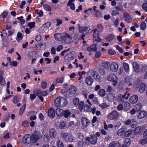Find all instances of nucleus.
I'll use <instances>...</instances> for the list:
<instances>
[{
	"label": "nucleus",
	"mask_w": 147,
	"mask_h": 147,
	"mask_svg": "<svg viewBox=\"0 0 147 147\" xmlns=\"http://www.w3.org/2000/svg\"><path fill=\"white\" fill-rule=\"evenodd\" d=\"M56 21L57 22V24L56 25V26H59L62 23V21L61 20L56 19Z\"/></svg>",
	"instance_id": "obj_60"
},
{
	"label": "nucleus",
	"mask_w": 147,
	"mask_h": 147,
	"mask_svg": "<svg viewBox=\"0 0 147 147\" xmlns=\"http://www.w3.org/2000/svg\"><path fill=\"white\" fill-rule=\"evenodd\" d=\"M41 91L39 89H36L33 90V92L34 93L36 96H40Z\"/></svg>",
	"instance_id": "obj_38"
},
{
	"label": "nucleus",
	"mask_w": 147,
	"mask_h": 147,
	"mask_svg": "<svg viewBox=\"0 0 147 147\" xmlns=\"http://www.w3.org/2000/svg\"><path fill=\"white\" fill-rule=\"evenodd\" d=\"M48 114L50 117H53L55 115V112L54 109L53 108H50L48 111Z\"/></svg>",
	"instance_id": "obj_19"
},
{
	"label": "nucleus",
	"mask_w": 147,
	"mask_h": 147,
	"mask_svg": "<svg viewBox=\"0 0 147 147\" xmlns=\"http://www.w3.org/2000/svg\"><path fill=\"white\" fill-rule=\"evenodd\" d=\"M34 25L35 22H32L28 23V26L29 27L30 29H31L32 28L34 27Z\"/></svg>",
	"instance_id": "obj_56"
},
{
	"label": "nucleus",
	"mask_w": 147,
	"mask_h": 147,
	"mask_svg": "<svg viewBox=\"0 0 147 147\" xmlns=\"http://www.w3.org/2000/svg\"><path fill=\"white\" fill-rule=\"evenodd\" d=\"M121 123L120 122L117 121L115 123L114 125V127L115 128H118L121 126Z\"/></svg>",
	"instance_id": "obj_61"
},
{
	"label": "nucleus",
	"mask_w": 147,
	"mask_h": 147,
	"mask_svg": "<svg viewBox=\"0 0 147 147\" xmlns=\"http://www.w3.org/2000/svg\"><path fill=\"white\" fill-rule=\"evenodd\" d=\"M146 26V24L144 22H142L140 25L141 29L142 30H144Z\"/></svg>",
	"instance_id": "obj_51"
},
{
	"label": "nucleus",
	"mask_w": 147,
	"mask_h": 147,
	"mask_svg": "<svg viewBox=\"0 0 147 147\" xmlns=\"http://www.w3.org/2000/svg\"><path fill=\"white\" fill-rule=\"evenodd\" d=\"M63 34L57 33L55 34L54 35V37L55 39L58 41H61L63 39Z\"/></svg>",
	"instance_id": "obj_23"
},
{
	"label": "nucleus",
	"mask_w": 147,
	"mask_h": 147,
	"mask_svg": "<svg viewBox=\"0 0 147 147\" xmlns=\"http://www.w3.org/2000/svg\"><path fill=\"white\" fill-rule=\"evenodd\" d=\"M78 29L79 32L81 33H88V28L86 26L80 27Z\"/></svg>",
	"instance_id": "obj_26"
},
{
	"label": "nucleus",
	"mask_w": 147,
	"mask_h": 147,
	"mask_svg": "<svg viewBox=\"0 0 147 147\" xmlns=\"http://www.w3.org/2000/svg\"><path fill=\"white\" fill-rule=\"evenodd\" d=\"M130 94L126 92L124 95H123L121 94L118 95L116 98V100L118 102H121L123 101L125 99H127L128 97L130 96Z\"/></svg>",
	"instance_id": "obj_3"
},
{
	"label": "nucleus",
	"mask_w": 147,
	"mask_h": 147,
	"mask_svg": "<svg viewBox=\"0 0 147 147\" xmlns=\"http://www.w3.org/2000/svg\"><path fill=\"white\" fill-rule=\"evenodd\" d=\"M118 116V112L116 111H113L108 114L107 117L108 119L112 120L117 118Z\"/></svg>",
	"instance_id": "obj_4"
},
{
	"label": "nucleus",
	"mask_w": 147,
	"mask_h": 147,
	"mask_svg": "<svg viewBox=\"0 0 147 147\" xmlns=\"http://www.w3.org/2000/svg\"><path fill=\"white\" fill-rule=\"evenodd\" d=\"M63 111L59 108L56 110V113L57 115L59 117H62L63 115Z\"/></svg>",
	"instance_id": "obj_25"
},
{
	"label": "nucleus",
	"mask_w": 147,
	"mask_h": 147,
	"mask_svg": "<svg viewBox=\"0 0 147 147\" xmlns=\"http://www.w3.org/2000/svg\"><path fill=\"white\" fill-rule=\"evenodd\" d=\"M87 50L89 52L95 51L97 50V47L96 45H93L90 47L88 48Z\"/></svg>",
	"instance_id": "obj_30"
},
{
	"label": "nucleus",
	"mask_w": 147,
	"mask_h": 147,
	"mask_svg": "<svg viewBox=\"0 0 147 147\" xmlns=\"http://www.w3.org/2000/svg\"><path fill=\"white\" fill-rule=\"evenodd\" d=\"M99 106L102 109H104L107 108L110 106V105L108 104H107L105 103H102L99 104Z\"/></svg>",
	"instance_id": "obj_48"
},
{
	"label": "nucleus",
	"mask_w": 147,
	"mask_h": 147,
	"mask_svg": "<svg viewBox=\"0 0 147 147\" xmlns=\"http://www.w3.org/2000/svg\"><path fill=\"white\" fill-rule=\"evenodd\" d=\"M51 25V23L49 22H47L43 25L40 29V30L43 31L44 32H45L48 30Z\"/></svg>",
	"instance_id": "obj_11"
},
{
	"label": "nucleus",
	"mask_w": 147,
	"mask_h": 147,
	"mask_svg": "<svg viewBox=\"0 0 147 147\" xmlns=\"http://www.w3.org/2000/svg\"><path fill=\"white\" fill-rule=\"evenodd\" d=\"M40 136L39 134L37 135L35 134H32L31 136V141L34 143L36 142L40 137Z\"/></svg>",
	"instance_id": "obj_17"
},
{
	"label": "nucleus",
	"mask_w": 147,
	"mask_h": 147,
	"mask_svg": "<svg viewBox=\"0 0 147 147\" xmlns=\"http://www.w3.org/2000/svg\"><path fill=\"white\" fill-rule=\"evenodd\" d=\"M138 100V96L134 94L130 97V102L131 103L135 104L137 102Z\"/></svg>",
	"instance_id": "obj_14"
},
{
	"label": "nucleus",
	"mask_w": 147,
	"mask_h": 147,
	"mask_svg": "<svg viewBox=\"0 0 147 147\" xmlns=\"http://www.w3.org/2000/svg\"><path fill=\"white\" fill-rule=\"evenodd\" d=\"M108 147H121V144L119 142L113 141L110 143Z\"/></svg>",
	"instance_id": "obj_22"
},
{
	"label": "nucleus",
	"mask_w": 147,
	"mask_h": 147,
	"mask_svg": "<svg viewBox=\"0 0 147 147\" xmlns=\"http://www.w3.org/2000/svg\"><path fill=\"white\" fill-rule=\"evenodd\" d=\"M146 115L147 113L146 112L144 111H142L139 113L137 116V117L139 119H142L144 118Z\"/></svg>",
	"instance_id": "obj_24"
},
{
	"label": "nucleus",
	"mask_w": 147,
	"mask_h": 147,
	"mask_svg": "<svg viewBox=\"0 0 147 147\" xmlns=\"http://www.w3.org/2000/svg\"><path fill=\"white\" fill-rule=\"evenodd\" d=\"M73 103L76 105H78L79 102V100L78 98H75L73 101Z\"/></svg>",
	"instance_id": "obj_58"
},
{
	"label": "nucleus",
	"mask_w": 147,
	"mask_h": 147,
	"mask_svg": "<svg viewBox=\"0 0 147 147\" xmlns=\"http://www.w3.org/2000/svg\"><path fill=\"white\" fill-rule=\"evenodd\" d=\"M97 141V138L95 135H92L90 138V143L93 144H95Z\"/></svg>",
	"instance_id": "obj_21"
},
{
	"label": "nucleus",
	"mask_w": 147,
	"mask_h": 147,
	"mask_svg": "<svg viewBox=\"0 0 147 147\" xmlns=\"http://www.w3.org/2000/svg\"><path fill=\"white\" fill-rule=\"evenodd\" d=\"M97 74V73L96 71L93 70H91L88 72V74L90 76L94 78Z\"/></svg>",
	"instance_id": "obj_43"
},
{
	"label": "nucleus",
	"mask_w": 147,
	"mask_h": 147,
	"mask_svg": "<svg viewBox=\"0 0 147 147\" xmlns=\"http://www.w3.org/2000/svg\"><path fill=\"white\" fill-rule=\"evenodd\" d=\"M96 12L95 15L97 17L100 18L102 17V16L101 13L100 12V10H97Z\"/></svg>",
	"instance_id": "obj_55"
},
{
	"label": "nucleus",
	"mask_w": 147,
	"mask_h": 147,
	"mask_svg": "<svg viewBox=\"0 0 147 147\" xmlns=\"http://www.w3.org/2000/svg\"><path fill=\"white\" fill-rule=\"evenodd\" d=\"M135 109L137 112L140 111L142 108V105L141 103L140 102L136 104L135 106Z\"/></svg>",
	"instance_id": "obj_35"
},
{
	"label": "nucleus",
	"mask_w": 147,
	"mask_h": 147,
	"mask_svg": "<svg viewBox=\"0 0 147 147\" xmlns=\"http://www.w3.org/2000/svg\"><path fill=\"white\" fill-rule=\"evenodd\" d=\"M131 140L130 138H127L125 140V144L129 146L131 144Z\"/></svg>",
	"instance_id": "obj_47"
},
{
	"label": "nucleus",
	"mask_w": 147,
	"mask_h": 147,
	"mask_svg": "<svg viewBox=\"0 0 147 147\" xmlns=\"http://www.w3.org/2000/svg\"><path fill=\"white\" fill-rule=\"evenodd\" d=\"M147 143V138H144L142 139L140 141V144L144 145Z\"/></svg>",
	"instance_id": "obj_62"
},
{
	"label": "nucleus",
	"mask_w": 147,
	"mask_h": 147,
	"mask_svg": "<svg viewBox=\"0 0 147 147\" xmlns=\"http://www.w3.org/2000/svg\"><path fill=\"white\" fill-rule=\"evenodd\" d=\"M56 146L57 147H65L63 142L61 140H59L56 141Z\"/></svg>",
	"instance_id": "obj_27"
},
{
	"label": "nucleus",
	"mask_w": 147,
	"mask_h": 147,
	"mask_svg": "<svg viewBox=\"0 0 147 147\" xmlns=\"http://www.w3.org/2000/svg\"><path fill=\"white\" fill-rule=\"evenodd\" d=\"M86 82V84L89 86L92 84L93 82V79L90 76H88L86 77L85 80Z\"/></svg>",
	"instance_id": "obj_18"
},
{
	"label": "nucleus",
	"mask_w": 147,
	"mask_h": 147,
	"mask_svg": "<svg viewBox=\"0 0 147 147\" xmlns=\"http://www.w3.org/2000/svg\"><path fill=\"white\" fill-rule=\"evenodd\" d=\"M23 38V36L21 33L20 32H18L17 35V37L16 40L19 42H20L22 40Z\"/></svg>",
	"instance_id": "obj_32"
},
{
	"label": "nucleus",
	"mask_w": 147,
	"mask_h": 147,
	"mask_svg": "<svg viewBox=\"0 0 147 147\" xmlns=\"http://www.w3.org/2000/svg\"><path fill=\"white\" fill-rule=\"evenodd\" d=\"M133 67L135 71L136 72H138L139 71V68L138 63L136 62H134L133 63Z\"/></svg>",
	"instance_id": "obj_34"
},
{
	"label": "nucleus",
	"mask_w": 147,
	"mask_h": 147,
	"mask_svg": "<svg viewBox=\"0 0 147 147\" xmlns=\"http://www.w3.org/2000/svg\"><path fill=\"white\" fill-rule=\"evenodd\" d=\"M66 124V122L65 121H61L59 125V128L61 129H63L65 127Z\"/></svg>",
	"instance_id": "obj_52"
},
{
	"label": "nucleus",
	"mask_w": 147,
	"mask_h": 147,
	"mask_svg": "<svg viewBox=\"0 0 147 147\" xmlns=\"http://www.w3.org/2000/svg\"><path fill=\"white\" fill-rule=\"evenodd\" d=\"M40 86L41 87L45 89L46 88L47 86V84L46 82H42L41 83Z\"/></svg>",
	"instance_id": "obj_63"
},
{
	"label": "nucleus",
	"mask_w": 147,
	"mask_h": 147,
	"mask_svg": "<svg viewBox=\"0 0 147 147\" xmlns=\"http://www.w3.org/2000/svg\"><path fill=\"white\" fill-rule=\"evenodd\" d=\"M107 80L109 81L113 82V85L114 86H116L118 83L117 77L113 74H111L109 75L107 77Z\"/></svg>",
	"instance_id": "obj_2"
},
{
	"label": "nucleus",
	"mask_w": 147,
	"mask_h": 147,
	"mask_svg": "<svg viewBox=\"0 0 147 147\" xmlns=\"http://www.w3.org/2000/svg\"><path fill=\"white\" fill-rule=\"evenodd\" d=\"M124 18L125 21L127 22H130L131 21V19L129 14L127 12L123 13Z\"/></svg>",
	"instance_id": "obj_16"
},
{
	"label": "nucleus",
	"mask_w": 147,
	"mask_h": 147,
	"mask_svg": "<svg viewBox=\"0 0 147 147\" xmlns=\"http://www.w3.org/2000/svg\"><path fill=\"white\" fill-rule=\"evenodd\" d=\"M99 72L101 75H104L105 73V71L104 69L100 68L99 69Z\"/></svg>",
	"instance_id": "obj_57"
},
{
	"label": "nucleus",
	"mask_w": 147,
	"mask_h": 147,
	"mask_svg": "<svg viewBox=\"0 0 147 147\" xmlns=\"http://www.w3.org/2000/svg\"><path fill=\"white\" fill-rule=\"evenodd\" d=\"M76 140V138L72 134L69 135L65 141L67 142L72 143Z\"/></svg>",
	"instance_id": "obj_13"
},
{
	"label": "nucleus",
	"mask_w": 147,
	"mask_h": 147,
	"mask_svg": "<svg viewBox=\"0 0 147 147\" xmlns=\"http://www.w3.org/2000/svg\"><path fill=\"white\" fill-rule=\"evenodd\" d=\"M123 109L125 111H127L130 109V105L127 102H125L123 103Z\"/></svg>",
	"instance_id": "obj_20"
},
{
	"label": "nucleus",
	"mask_w": 147,
	"mask_h": 147,
	"mask_svg": "<svg viewBox=\"0 0 147 147\" xmlns=\"http://www.w3.org/2000/svg\"><path fill=\"white\" fill-rule=\"evenodd\" d=\"M110 65V63L107 61L103 62L102 63V66L105 68H108Z\"/></svg>",
	"instance_id": "obj_45"
},
{
	"label": "nucleus",
	"mask_w": 147,
	"mask_h": 147,
	"mask_svg": "<svg viewBox=\"0 0 147 147\" xmlns=\"http://www.w3.org/2000/svg\"><path fill=\"white\" fill-rule=\"evenodd\" d=\"M76 87L71 86L70 88L69 92L71 95L74 94L76 92Z\"/></svg>",
	"instance_id": "obj_29"
},
{
	"label": "nucleus",
	"mask_w": 147,
	"mask_h": 147,
	"mask_svg": "<svg viewBox=\"0 0 147 147\" xmlns=\"http://www.w3.org/2000/svg\"><path fill=\"white\" fill-rule=\"evenodd\" d=\"M62 137L65 141L66 139L67 138V136H69L67 132L64 131L62 132L61 133Z\"/></svg>",
	"instance_id": "obj_40"
},
{
	"label": "nucleus",
	"mask_w": 147,
	"mask_h": 147,
	"mask_svg": "<svg viewBox=\"0 0 147 147\" xmlns=\"http://www.w3.org/2000/svg\"><path fill=\"white\" fill-rule=\"evenodd\" d=\"M84 110L87 112L90 111L91 110V107L90 105H85L84 107Z\"/></svg>",
	"instance_id": "obj_41"
},
{
	"label": "nucleus",
	"mask_w": 147,
	"mask_h": 147,
	"mask_svg": "<svg viewBox=\"0 0 147 147\" xmlns=\"http://www.w3.org/2000/svg\"><path fill=\"white\" fill-rule=\"evenodd\" d=\"M115 37L114 35L112 34H108L105 37V39L107 41L111 42L112 40L114 39Z\"/></svg>",
	"instance_id": "obj_15"
},
{
	"label": "nucleus",
	"mask_w": 147,
	"mask_h": 147,
	"mask_svg": "<svg viewBox=\"0 0 147 147\" xmlns=\"http://www.w3.org/2000/svg\"><path fill=\"white\" fill-rule=\"evenodd\" d=\"M123 65L125 72L128 73L129 71V64L125 62L123 63Z\"/></svg>",
	"instance_id": "obj_33"
},
{
	"label": "nucleus",
	"mask_w": 147,
	"mask_h": 147,
	"mask_svg": "<svg viewBox=\"0 0 147 147\" xmlns=\"http://www.w3.org/2000/svg\"><path fill=\"white\" fill-rule=\"evenodd\" d=\"M49 137L47 134H45L43 137V139L45 142H47L49 140Z\"/></svg>",
	"instance_id": "obj_64"
},
{
	"label": "nucleus",
	"mask_w": 147,
	"mask_h": 147,
	"mask_svg": "<svg viewBox=\"0 0 147 147\" xmlns=\"http://www.w3.org/2000/svg\"><path fill=\"white\" fill-rule=\"evenodd\" d=\"M115 98V95L111 94H109L107 97L108 100L110 102L113 101Z\"/></svg>",
	"instance_id": "obj_36"
},
{
	"label": "nucleus",
	"mask_w": 147,
	"mask_h": 147,
	"mask_svg": "<svg viewBox=\"0 0 147 147\" xmlns=\"http://www.w3.org/2000/svg\"><path fill=\"white\" fill-rule=\"evenodd\" d=\"M67 103V99L62 97H57L55 100V105L57 107H64Z\"/></svg>",
	"instance_id": "obj_1"
},
{
	"label": "nucleus",
	"mask_w": 147,
	"mask_h": 147,
	"mask_svg": "<svg viewBox=\"0 0 147 147\" xmlns=\"http://www.w3.org/2000/svg\"><path fill=\"white\" fill-rule=\"evenodd\" d=\"M26 108V104H24L20 108L19 112V114L20 115H22L24 111Z\"/></svg>",
	"instance_id": "obj_39"
},
{
	"label": "nucleus",
	"mask_w": 147,
	"mask_h": 147,
	"mask_svg": "<svg viewBox=\"0 0 147 147\" xmlns=\"http://www.w3.org/2000/svg\"><path fill=\"white\" fill-rule=\"evenodd\" d=\"M105 91L103 89H100L98 92L99 95L102 97L104 96L105 95Z\"/></svg>",
	"instance_id": "obj_44"
},
{
	"label": "nucleus",
	"mask_w": 147,
	"mask_h": 147,
	"mask_svg": "<svg viewBox=\"0 0 147 147\" xmlns=\"http://www.w3.org/2000/svg\"><path fill=\"white\" fill-rule=\"evenodd\" d=\"M71 113V112L69 110H65L63 112V115L66 118L69 117Z\"/></svg>",
	"instance_id": "obj_37"
},
{
	"label": "nucleus",
	"mask_w": 147,
	"mask_h": 147,
	"mask_svg": "<svg viewBox=\"0 0 147 147\" xmlns=\"http://www.w3.org/2000/svg\"><path fill=\"white\" fill-rule=\"evenodd\" d=\"M81 122L83 126L84 127H86L88 126L90 123V121L85 117L82 118Z\"/></svg>",
	"instance_id": "obj_8"
},
{
	"label": "nucleus",
	"mask_w": 147,
	"mask_h": 147,
	"mask_svg": "<svg viewBox=\"0 0 147 147\" xmlns=\"http://www.w3.org/2000/svg\"><path fill=\"white\" fill-rule=\"evenodd\" d=\"M107 91L108 92H112L114 91V89L110 85H109L108 87Z\"/></svg>",
	"instance_id": "obj_59"
},
{
	"label": "nucleus",
	"mask_w": 147,
	"mask_h": 147,
	"mask_svg": "<svg viewBox=\"0 0 147 147\" xmlns=\"http://www.w3.org/2000/svg\"><path fill=\"white\" fill-rule=\"evenodd\" d=\"M94 32L93 39L96 41L99 42L101 39L99 37V33L98 30L95 29L93 31Z\"/></svg>",
	"instance_id": "obj_6"
},
{
	"label": "nucleus",
	"mask_w": 147,
	"mask_h": 147,
	"mask_svg": "<svg viewBox=\"0 0 147 147\" xmlns=\"http://www.w3.org/2000/svg\"><path fill=\"white\" fill-rule=\"evenodd\" d=\"M49 134L50 138L52 139L55 138L57 134L55 129L53 128L49 130Z\"/></svg>",
	"instance_id": "obj_12"
},
{
	"label": "nucleus",
	"mask_w": 147,
	"mask_h": 147,
	"mask_svg": "<svg viewBox=\"0 0 147 147\" xmlns=\"http://www.w3.org/2000/svg\"><path fill=\"white\" fill-rule=\"evenodd\" d=\"M146 85L144 83L141 84L139 88V92L141 93H143L146 88Z\"/></svg>",
	"instance_id": "obj_28"
},
{
	"label": "nucleus",
	"mask_w": 147,
	"mask_h": 147,
	"mask_svg": "<svg viewBox=\"0 0 147 147\" xmlns=\"http://www.w3.org/2000/svg\"><path fill=\"white\" fill-rule=\"evenodd\" d=\"M31 141V136L28 134L25 135L23 138V142L25 144H29Z\"/></svg>",
	"instance_id": "obj_7"
},
{
	"label": "nucleus",
	"mask_w": 147,
	"mask_h": 147,
	"mask_svg": "<svg viewBox=\"0 0 147 147\" xmlns=\"http://www.w3.org/2000/svg\"><path fill=\"white\" fill-rule=\"evenodd\" d=\"M141 129L140 127V126H138L136 127L135 129V130L134 131V134L135 135H137L140 132Z\"/></svg>",
	"instance_id": "obj_46"
},
{
	"label": "nucleus",
	"mask_w": 147,
	"mask_h": 147,
	"mask_svg": "<svg viewBox=\"0 0 147 147\" xmlns=\"http://www.w3.org/2000/svg\"><path fill=\"white\" fill-rule=\"evenodd\" d=\"M44 9L48 11H50L51 10V8L47 4H45L43 5Z\"/></svg>",
	"instance_id": "obj_53"
},
{
	"label": "nucleus",
	"mask_w": 147,
	"mask_h": 147,
	"mask_svg": "<svg viewBox=\"0 0 147 147\" xmlns=\"http://www.w3.org/2000/svg\"><path fill=\"white\" fill-rule=\"evenodd\" d=\"M46 46L44 43H40L35 46V48L38 50H43L45 49Z\"/></svg>",
	"instance_id": "obj_10"
},
{
	"label": "nucleus",
	"mask_w": 147,
	"mask_h": 147,
	"mask_svg": "<svg viewBox=\"0 0 147 147\" xmlns=\"http://www.w3.org/2000/svg\"><path fill=\"white\" fill-rule=\"evenodd\" d=\"M137 124V122L134 119H131L130 125L132 127L134 128L136 127Z\"/></svg>",
	"instance_id": "obj_42"
},
{
	"label": "nucleus",
	"mask_w": 147,
	"mask_h": 147,
	"mask_svg": "<svg viewBox=\"0 0 147 147\" xmlns=\"http://www.w3.org/2000/svg\"><path fill=\"white\" fill-rule=\"evenodd\" d=\"M125 129L123 127H121L117 131V135L119 136H122L124 133H125Z\"/></svg>",
	"instance_id": "obj_31"
},
{
	"label": "nucleus",
	"mask_w": 147,
	"mask_h": 147,
	"mask_svg": "<svg viewBox=\"0 0 147 147\" xmlns=\"http://www.w3.org/2000/svg\"><path fill=\"white\" fill-rule=\"evenodd\" d=\"M64 78L63 77L57 78H56V82L57 83H62L63 82Z\"/></svg>",
	"instance_id": "obj_50"
},
{
	"label": "nucleus",
	"mask_w": 147,
	"mask_h": 147,
	"mask_svg": "<svg viewBox=\"0 0 147 147\" xmlns=\"http://www.w3.org/2000/svg\"><path fill=\"white\" fill-rule=\"evenodd\" d=\"M84 145V143L83 141H79L77 143V146L78 147H82Z\"/></svg>",
	"instance_id": "obj_54"
},
{
	"label": "nucleus",
	"mask_w": 147,
	"mask_h": 147,
	"mask_svg": "<svg viewBox=\"0 0 147 147\" xmlns=\"http://www.w3.org/2000/svg\"><path fill=\"white\" fill-rule=\"evenodd\" d=\"M133 132V131L132 129H130L128 130L127 131L125 132V137H127L130 136Z\"/></svg>",
	"instance_id": "obj_49"
},
{
	"label": "nucleus",
	"mask_w": 147,
	"mask_h": 147,
	"mask_svg": "<svg viewBox=\"0 0 147 147\" xmlns=\"http://www.w3.org/2000/svg\"><path fill=\"white\" fill-rule=\"evenodd\" d=\"M63 39L65 42L67 43H69L72 42V38L70 35L66 33H63Z\"/></svg>",
	"instance_id": "obj_5"
},
{
	"label": "nucleus",
	"mask_w": 147,
	"mask_h": 147,
	"mask_svg": "<svg viewBox=\"0 0 147 147\" xmlns=\"http://www.w3.org/2000/svg\"><path fill=\"white\" fill-rule=\"evenodd\" d=\"M118 68V64L115 62L112 63L110 66L111 70L114 72H116Z\"/></svg>",
	"instance_id": "obj_9"
}]
</instances>
